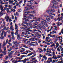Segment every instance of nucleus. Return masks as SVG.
Instances as JSON below:
<instances>
[{"mask_svg":"<svg viewBox=\"0 0 63 63\" xmlns=\"http://www.w3.org/2000/svg\"><path fill=\"white\" fill-rule=\"evenodd\" d=\"M5 17V19H6V21L7 22H8V21H9V19L10 18V16H8L7 14H6V16Z\"/></svg>","mask_w":63,"mask_h":63,"instance_id":"obj_1","label":"nucleus"},{"mask_svg":"<svg viewBox=\"0 0 63 63\" xmlns=\"http://www.w3.org/2000/svg\"><path fill=\"white\" fill-rule=\"evenodd\" d=\"M36 58H33L32 59V61H32V62L33 63H36V62H37V60H35V59H36Z\"/></svg>","mask_w":63,"mask_h":63,"instance_id":"obj_2","label":"nucleus"},{"mask_svg":"<svg viewBox=\"0 0 63 63\" xmlns=\"http://www.w3.org/2000/svg\"><path fill=\"white\" fill-rule=\"evenodd\" d=\"M46 18L47 20L48 21H50V18L49 16H46Z\"/></svg>","mask_w":63,"mask_h":63,"instance_id":"obj_3","label":"nucleus"},{"mask_svg":"<svg viewBox=\"0 0 63 63\" xmlns=\"http://www.w3.org/2000/svg\"><path fill=\"white\" fill-rule=\"evenodd\" d=\"M0 8L1 9V12H5V9H3V7L2 6V5H0Z\"/></svg>","mask_w":63,"mask_h":63,"instance_id":"obj_4","label":"nucleus"},{"mask_svg":"<svg viewBox=\"0 0 63 63\" xmlns=\"http://www.w3.org/2000/svg\"><path fill=\"white\" fill-rule=\"evenodd\" d=\"M13 22L15 23V29H18V28H17L18 27V25H16V20H14Z\"/></svg>","mask_w":63,"mask_h":63,"instance_id":"obj_5","label":"nucleus"},{"mask_svg":"<svg viewBox=\"0 0 63 63\" xmlns=\"http://www.w3.org/2000/svg\"><path fill=\"white\" fill-rule=\"evenodd\" d=\"M24 19L26 20L27 21H29V20L28 19V18L26 16H24Z\"/></svg>","mask_w":63,"mask_h":63,"instance_id":"obj_6","label":"nucleus"},{"mask_svg":"<svg viewBox=\"0 0 63 63\" xmlns=\"http://www.w3.org/2000/svg\"><path fill=\"white\" fill-rule=\"evenodd\" d=\"M28 40V39H25V38H23V42L24 43H26V41Z\"/></svg>","mask_w":63,"mask_h":63,"instance_id":"obj_7","label":"nucleus"},{"mask_svg":"<svg viewBox=\"0 0 63 63\" xmlns=\"http://www.w3.org/2000/svg\"><path fill=\"white\" fill-rule=\"evenodd\" d=\"M9 29L11 31H14V29L13 28V25H11L10 26V28Z\"/></svg>","mask_w":63,"mask_h":63,"instance_id":"obj_8","label":"nucleus"},{"mask_svg":"<svg viewBox=\"0 0 63 63\" xmlns=\"http://www.w3.org/2000/svg\"><path fill=\"white\" fill-rule=\"evenodd\" d=\"M38 26L39 28H42L44 26V25H42L41 23L40 24H39L38 25Z\"/></svg>","mask_w":63,"mask_h":63,"instance_id":"obj_9","label":"nucleus"},{"mask_svg":"<svg viewBox=\"0 0 63 63\" xmlns=\"http://www.w3.org/2000/svg\"><path fill=\"white\" fill-rule=\"evenodd\" d=\"M47 12L49 14H52V13H51L52 12L51 11V10H47Z\"/></svg>","mask_w":63,"mask_h":63,"instance_id":"obj_10","label":"nucleus"},{"mask_svg":"<svg viewBox=\"0 0 63 63\" xmlns=\"http://www.w3.org/2000/svg\"><path fill=\"white\" fill-rule=\"evenodd\" d=\"M33 24L34 26H33V27L34 28H36V27L38 26V25H37V24H35V23H33Z\"/></svg>","mask_w":63,"mask_h":63,"instance_id":"obj_11","label":"nucleus"},{"mask_svg":"<svg viewBox=\"0 0 63 63\" xmlns=\"http://www.w3.org/2000/svg\"><path fill=\"white\" fill-rule=\"evenodd\" d=\"M4 13H2V12L1 11L0 12V16H2V15H3L4 14H6V12H3Z\"/></svg>","mask_w":63,"mask_h":63,"instance_id":"obj_12","label":"nucleus"},{"mask_svg":"<svg viewBox=\"0 0 63 63\" xmlns=\"http://www.w3.org/2000/svg\"><path fill=\"white\" fill-rule=\"evenodd\" d=\"M8 55V56H9V58H12V54H10L9 53Z\"/></svg>","mask_w":63,"mask_h":63,"instance_id":"obj_13","label":"nucleus"},{"mask_svg":"<svg viewBox=\"0 0 63 63\" xmlns=\"http://www.w3.org/2000/svg\"><path fill=\"white\" fill-rule=\"evenodd\" d=\"M6 44H7V43L5 42L4 41L3 42V45L2 46V47H4L5 46V45H6Z\"/></svg>","mask_w":63,"mask_h":63,"instance_id":"obj_14","label":"nucleus"},{"mask_svg":"<svg viewBox=\"0 0 63 63\" xmlns=\"http://www.w3.org/2000/svg\"><path fill=\"white\" fill-rule=\"evenodd\" d=\"M9 4H11L14 2V1L11 0H9Z\"/></svg>","mask_w":63,"mask_h":63,"instance_id":"obj_15","label":"nucleus"},{"mask_svg":"<svg viewBox=\"0 0 63 63\" xmlns=\"http://www.w3.org/2000/svg\"><path fill=\"white\" fill-rule=\"evenodd\" d=\"M53 5H56L58 4V3L56 1H55L53 2Z\"/></svg>","mask_w":63,"mask_h":63,"instance_id":"obj_16","label":"nucleus"},{"mask_svg":"<svg viewBox=\"0 0 63 63\" xmlns=\"http://www.w3.org/2000/svg\"><path fill=\"white\" fill-rule=\"evenodd\" d=\"M50 38L49 37H47L46 38V42H47V41H48V40H49V39H50Z\"/></svg>","mask_w":63,"mask_h":63,"instance_id":"obj_17","label":"nucleus"},{"mask_svg":"<svg viewBox=\"0 0 63 63\" xmlns=\"http://www.w3.org/2000/svg\"><path fill=\"white\" fill-rule=\"evenodd\" d=\"M25 9L27 10H30V8L27 6L26 7H25Z\"/></svg>","mask_w":63,"mask_h":63,"instance_id":"obj_18","label":"nucleus"},{"mask_svg":"<svg viewBox=\"0 0 63 63\" xmlns=\"http://www.w3.org/2000/svg\"><path fill=\"white\" fill-rule=\"evenodd\" d=\"M34 38H31L29 39V41H35V40H34Z\"/></svg>","mask_w":63,"mask_h":63,"instance_id":"obj_19","label":"nucleus"},{"mask_svg":"<svg viewBox=\"0 0 63 63\" xmlns=\"http://www.w3.org/2000/svg\"><path fill=\"white\" fill-rule=\"evenodd\" d=\"M33 54V52H32V53H30V54H29L27 56H30V55H31L32 54Z\"/></svg>","mask_w":63,"mask_h":63,"instance_id":"obj_20","label":"nucleus"},{"mask_svg":"<svg viewBox=\"0 0 63 63\" xmlns=\"http://www.w3.org/2000/svg\"><path fill=\"white\" fill-rule=\"evenodd\" d=\"M28 2H29V4H31V5H32L33 3H32V2H31V1H28Z\"/></svg>","mask_w":63,"mask_h":63,"instance_id":"obj_21","label":"nucleus"},{"mask_svg":"<svg viewBox=\"0 0 63 63\" xmlns=\"http://www.w3.org/2000/svg\"><path fill=\"white\" fill-rule=\"evenodd\" d=\"M49 16L50 17H51V19H53V16H51V15H49Z\"/></svg>","mask_w":63,"mask_h":63,"instance_id":"obj_22","label":"nucleus"},{"mask_svg":"<svg viewBox=\"0 0 63 63\" xmlns=\"http://www.w3.org/2000/svg\"><path fill=\"white\" fill-rule=\"evenodd\" d=\"M6 25L4 24V25H3V24H1V28H3Z\"/></svg>","mask_w":63,"mask_h":63,"instance_id":"obj_23","label":"nucleus"},{"mask_svg":"<svg viewBox=\"0 0 63 63\" xmlns=\"http://www.w3.org/2000/svg\"><path fill=\"white\" fill-rule=\"evenodd\" d=\"M43 58H44L45 60H46L47 59V57H46V55H44V57Z\"/></svg>","mask_w":63,"mask_h":63,"instance_id":"obj_24","label":"nucleus"},{"mask_svg":"<svg viewBox=\"0 0 63 63\" xmlns=\"http://www.w3.org/2000/svg\"><path fill=\"white\" fill-rule=\"evenodd\" d=\"M54 46H55V44H54V43H53L52 45L50 46V47H54Z\"/></svg>","mask_w":63,"mask_h":63,"instance_id":"obj_25","label":"nucleus"},{"mask_svg":"<svg viewBox=\"0 0 63 63\" xmlns=\"http://www.w3.org/2000/svg\"><path fill=\"white\" fill-rule=\"evenodd\" d=\"M45 22H44V21H41V24L43 25L44 24H45Z\"/></svg>","mask_w":63,"mask_h":63,"instance_id":"obj_26","label":"nucleus"},{"mask_svg":"<svg viewBox=\"0 0 63 63\" xmlns=\"http://www.w3.org/2000/svg\"><path fill=\"white\" fill-rule=\"evenodd\" d=\"M14 51H12L11 52H8V54H9V53H10V54H12V53H14Z\"/></svg>","mask_w":63,"mask_h":63,"instance_id":"obj_27","label":"nucleus"},{"mask_svg":"<svg viewBox=\"0 0 63 63\" xmlns=\"http://www.w3.org/2000/svg\"><path fill=\"white\" fill-rule=\"evenodd\" d=\"M4 55V54H1L0 55V58H1Z\"/></svg>","mask_w":63,"mask_h":63,"instance_id":"obj_28","label":"nucleus"},{"mask_svg":"<svg viewBox=\"0 0 63 63\" xmlns=\"http://www.w3.org/2000/svg\"><path fill=\"white\" fill-rule=\"evenodd\" d=\"M17 42V41L16 40L15 42L13 41V45H15V44H16V43Z\"/></svg>","mask_w":63,"mask_h":63,"instance_id":"obj_29","label":"nucleus"},{"mask_svg":"<svg viewBox=\"0 0 63 63\" xmlns=\"http://www.w3.org/2000/svg\"><path fill=\"white\" fill-rule=\"evenodd\" d=\"M51 12H52L51 13H52V12H55V10L54 9H52V10H51Z\"/></svg>","mask_w":63,"mask_h":63,"instance_id":"obj_30","label":"nucleus"},{"mask_svg":"<svg viewBox=\"0 0 63 63\" xmlns=\"http://www.w3.org/2000/svg\"><path fill=\"white\" fill-rule=\"evenodd\" d=\"M4 37H6V36L7 35V32H5L4 33Z\"/></svg>","mask_w":63,"mask_h":63,"instance_id":"obj_31","label":"nucleus"},{"mask_svg":"<svg viewBox=\"0 0 63 63\" xmlns=\"http://www.w3.org/2000/svg\"><path fill=\"white\" fill-rule=\"evenodd\" d=\"M6 11L7 13H9V12H10V11H9V9L8 8H7L6 9Z\"/></svg>","mask_w":63,"mask_h":63,"instance_id":"obj_32","label":"nucleus"},{"mask_svg":"<svg viewBox=\"0 0 63 63\" xmlns=\"http://www.w3.org/2000/svg\"><path fill=\"white\" fill-rule=\"evenodd\" d=\"M39 33L38 32H36V34L37 35H37L38 36H41V34H39Z\"/></svg>","mask_w":63,"mask_h":63,"instance_id":"obj_33","label":"nucleus"},{"mask_svg":"<svg viewBox=\"0 0 63 63\" xmlns=\"http://www.w3.org/2000/svg\"><path fill=\"white\" fill-rule=\"evenodd\" d=\"M52 54H53L52 55H53V56H56V55H55V53L54 52V51L53 52Z\"/></svg>","mask_w":63,"mask_h":63,"instance_id":"obj_34","label":"nucleus"},{"mask_svg":"<svg viewBox=\"0 0 63 63\" xmlns=\"http://www.w3.org/2000/svg\"><path fill=\"white\" fill-rule=\"evenodd\" d=\"M57 50H58V51L59 52H60V49L58 47L57 48Z\"/></svg>","mask_w":63,"mask_h":63,"instance_id":"obj_35","label":"nucleus"},{"mask_svg":"<svg viewBox=\"0 0 63 63\" xmlns=\"http://www.w3.org/2000/svg\"><path fill=\"white\" fill-rule=\"evenodd\" d=\"M30 8L31 9H33L34 8V7L33 6H31H31H30Z\"/></svg>","mask_w":63,"mask_h":63,"instance_id":"obj_36","label":"nucleus"},{"mask_svg":"<svg viewBox=\"0 0 63 63\" xmlns=\"http://www.w3.org/2000/svg\"><path fill=\"white\" fill-rule=\"evenodd\" d=\"M16 15L17 16H19V14H18V12H16Z\"/></svg>","mask_w":63,"mask_h":63,"instance_id":"obj_37","label":"nucleus"},{"mask_svg":"<svg viewBox=\"0 0 63 63\" xmlns=\"http://www.w3.org/2000/svg\"><path fill=\"white\" fill-rule=\"evenodd\" d=\"M18 12H19V13H20V12H21V10L20 9H19L18 10Z\"/></svg>","mask_w":63,"mask_h":63,"instance_id":"obj_38","label":"nucleus"},{"mask_svg":"<svg viewBox=\"0 0 63 63\" xmlns=\"http://www.w3.org/2000/svg\"><path fill=\"white\" fill-rule=\"evenodd\" d=\"M30 16H32V17H34L35 16L33 15L30 14Z\"/></svg>","mask_w":63,"mask_h":63,"instance_id":"obj_39","label":"nucleus"},{"mask_svg":"<svg viewBox=\"0 0 63 63\" xmlns=\"http://www.w3.org/2000/svg\"><path fill=\"white\" fill-rule=\"evenodd\" d=\"M36 55V54L35 53L32 56V57H34V56H35Z\"/></svg>","mask_w":63,"mask_h":63,"instance_id":"obj_40","label":"nucleus"},{"mask_svg":"<svg viewBox=\"0 0 63 63\" xmlns=\"http://www.w3.org/2000/svg\"><path fill=\"white\" fill-rule=\"evenodd\" d=\"M9 9H10V10H11V8H12V7L10 5H9L8 6Z\"/></svg>","mask_w":63,"mask_h":63,"instance_id":"obj_41","label":"nucleus"},{"mask_svg":"<svg viewBox=\"0 0 63 63\" xmlns=\"http://www.w3.org/2000/svg\"><path fill=\"white\" fill-rule=\"evenodd\" d=\"M25 59L26 60V61H29V59L28 58H27V59L26 58H25Z\"/></svg>","mask_w":63,"mask_h":63,"instance_id":"obj_42","label":"nucleus"},{"mask_svg":"<svg viewBox=\"0 0 63 63\" xmlns=\"http://www.w3.org/2000/svg\"><path fill=\"white\" fill-rule=\"evenodd\" d=\"M58 63H63V61H59L58 62Z\"/></svg>","mask_w":63,"mask_h":63,"instance_id":"obj_43","label":"nucleus"},{"mask_svg":"<svg viewBox=\"0 0 63 63\" xmlns=\"http://www.w3.org/2000/svg\"><path fill=\"white\" fill-rule=\"evenodd\" d=\"M17 53H18V54H19V53H20V52H17V51H16V52L15 53V54H17Z\"/></svg>","mask_w":63,"mask_h":63,"instance_id":"obj_44","label":"nucleus"},{"mask_svg":"<svg viewBox=\"0 0 63 63\" xmlns=\"http://www.w3.org/2000/svg\"><path fill=\"white\" fill-rule=\"evenodd\" d=\"M16 38H15V37L14 36H13L12 37V39H13V40H15Z\"/></svg>","mask_w":63,"mask_h":63,"instance_id":"obj_45","label":"nucleus"},{"mask_svg":"<svg viewBox=\"0 0 63 63\" xmlns=\"http://www.w3.org/2000/svg\"><path fill=\"white\" fill-rule=\"evenodd\" d=\"M31 13L32 14H34V13H35V11H31Z\"/></svg>","mask_w":63,"mask_h":63,"instance_id":"obj_46","label":"nucleus"},{"mask_svg":"<svg viewBox=\"0 0 63 63\" xmlns=\"http://www.w3.org/2000/svg\"><path fill=\"white\" fill-rule=\"evenodd\" d=\"M29 26L30 27H32V26H33V25H32V24H30V25H29Z\"/></svg>","mask_w":63,"mask_h":63,"instance_id":"obj_47","label":"nucleus"},{"mask_svg":"<svg viewBox=\"0 0 63 63\" xmlns=\"http://www.w3.org/2000/svg\"><path fill=\"white\" fill-rule=\"evenodd\" d=\"M27 21L25 20V21L23 22L24 23V24H26L27 23Z\"/></svg>","mask_w":63,"mask_h":63,"instance_id":"obj_48","label":"nucleus"},{"mask_svg":"<svg viewBox=\"0 0 63 63\" xmlns=\"http://www.w3.org/2000/svg\"><path fill=\"white\" fill-rule=\"evenodd\" d=\"M19 4H18V2H17L16 4V6H18V5H19Z\"/></svg>","mask_w":63,"mask_h":63,"instance_id":"obj_49","label":"nucleus"},{"mask_svg":"<svg viewBox=\"0 0 63 63\" xmlns=\"http://www.w3.org/2000/svg\"><path fill=\"white\" fill-rule=\"evenodd\" d=\"M42 35H44L43 36V39H45V38H46L45 36H44V35H45V34H42Z\"/></svg>","mask_w":63,"mask_h":63,"instance_id":"obj_50","label":"nucleus"},{"mask_svg":"<svg viewBox=\"0 0 63 63\" xmlns=\"http://www.w3.org/2000/svg\"><path fill=\"white\" fill-rule=\"evenodd\" d=\"M14 32H11V34L12 36H14Z\"/></svg>","mask_w":63,"mask_h":63,"instance_id":"obj_51","label":"nucleus"},{"mask_svg":"<svg viewBox=\"0 0 63 63\" xmlns=\"http://www.w3.org/2000/svg\"><path fill=\"white\" fill-rule=\"evenodd\" d=\"M5 57L6 58H5V60H7L8 58V56H6Z\"/></svg>","mask_w":63,"mask_h":63,"instance_id":"obj_52","label":"nucleus"},{"mask_svg":"<svg viewBox=\"0 0 63 63\" xmlns=\"http://www.w3.org/2000/svg\"><path fill=\"white\" fill-rule=\"evenodd\" d=\"M32 18L30 17V16H28V19H31Z\"/></svg>","mask_w":63,"mask_h":63,"instance_id":"obj_53","label":"nucleus"},{"mask_svg":"<svg viewBox=\"0 0 63 63\" xmlns=\"http://www.w3.org/2000/svg\"><path fill=\"white\" fill-rule=\"evenodd\" d=\"M40 57H43V58H44V56L43 55H42L40 54Z\"/></svg>","mask_w":63,"mask_h":63,"instance_id":"obj_54","label":"nucleus"},{"mask_svg":"<svg viewBox=\"0 0 63 63\" xmlns=\"http://www.w3.org/2000/svg\"><path fill=\"white\" fill-rule=\"evenodd\" d=\"M20 43H21L20 42H17V41L16 44H20Z\"/></svg>","mask_w":63,"mask_h":63,"instance_id":"obj_55","label":"nucleus"},{"mask_svg":"<svg viewBox=\"0 0 63 63\" xmlns=\"http://www.w3.org/2000/svg\"><path fill=\"white\" fill-rule=\"evenodd\" d=\"M4 37H3V36H1V40H3L4 39Z\"/></svg>","mask_w":63,"mask_h":63,"instance_id":"obj_56","label":"nucleus"},{"mask_svg":"<svg viewBox=\"0 0 63 63\" xmlns=\"http://www.w3.org/2000/svg\"><path fill=\"white\" fill-rule=\"evenodd\" d=\"M44 24L45 25V26H47V24L45 22Z\"/></svg>","mask_w":63,"mask_h":63,"instance_id":"obj_57","label":"nucleus"},{"mask_svg":"<svg viewBox=\"0 0 63 63\" xmlns=\"http://www.w3.org/2000/svg\"><path fill=\"white\" fill-rule=\"evenodd\" d=\"M56 45H57V46H59L60 45L59 44H58V43H57L56 44Z\"/></svg>","mask_w":63,"mask_h":63,"instance_id":"obj_58","label":"nucleus"},{"mask_svg":"<svg viewBox=\"0 0 63 63\" xmlns=\"http://www.w3.org/2000/svg\"><path fill=\"white\" fill-rule=\"evenodd\" d=\"M4 29H2L1 30L2 33H3L4 32H5V31H4Z\"/></svg>","mask_w":63,"mask_h":63,"instance_id":"obj_59","label":"nucleus"},{"mask_svg":"<svg viewBox=\"0 0 63 63\" xmlns=\"http://www.w3.org/2000/svg\"><path fill=\"white\" fill-rule=\"evenodd\" d=\"M8 42H9V40L8 39H7L6 41V43L7 44V43H8Z\"/></svg>","mask_w":63,"mask_h":63,"instance_id":"obj_60","label":"nucleus"},{"mask_svg":"<svg viewBox=\"0 0 63 63\" xmlns=\"http://www.w3.org/2000/svg\"><path fill=\"white\" fill-rule=\"evenodd\" d=\"M17 38H18V37H20V34H17Z\"/></svg>","mask_w":63,"mask_h":63,"instance_id":"obj_61","label":"nucleus"},{"mask_svg":"<svg viewBox=\"0 0 63 63\" xmlns=\"http://www.w3.org/2000/svg\"><path fill=\"white\" fill-rule=\"evenodd\" d=\"M26 61L25 60V59L24 60H23V63H25V62H26Z\"/></svg>","mask_w":63,"mask_h":63,"instance_id":"obj_62","label":"nucleus"},{"mask_svg":"<svg viewBox=\"0 0 63 63\" xmlns=\"http://www.w3.org/2000/svg\"><path fill=\"white\" fill-rule=\"evenodd\" d=\"M6 28H7L5 26L4 27L3 29H4V30H6Z\"/></svg>","mask_w":63,"mask_h":63,"instance_id":"obj_63","label":"nucleus"},{"mask_svg":"<svg viewBox=\"0 0 63 63\" xmlns=\"http://www.w3.org/2000/svg\"><path fill=\"white\" fill-rule=\"evenodd\" d=\"M34 4H36V5L38 4V2H34Z\"/></svg>","mask_w":63,"mask_h":63,"instance_id":"obj_64","label":"nucleus"}]
</instances>
